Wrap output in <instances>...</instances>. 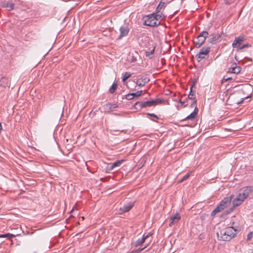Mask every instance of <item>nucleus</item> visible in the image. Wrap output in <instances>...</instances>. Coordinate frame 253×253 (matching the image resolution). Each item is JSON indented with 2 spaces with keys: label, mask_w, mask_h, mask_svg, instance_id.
<instances>
[{
  "label": "nucleus",
  "mask_w": 253,
  "mask_h": 253,
  "mask_svg": "<svg viewBox=\"0 0 253 253\" xmlns=\"http://www.w3.org/2000/svg\"><path fill=\"white\" fill-rule=\"evenodd\" d=\"M253 191V187L252 186H247L240 189L238 195L232 201V206L225 211L221 216H226L232 212L236 207L240 206L243 203Z\"/></svg>",
  "instance_id": "obj_1"
},
{
  "label": "nucleus",
  "mask_w": 253,
  "mask_h": 253,
  "mask_svg": "<svg viewBox=\"0 0 253 253\" xmlns=\"http://www.w3.org/2000/svg\"><path fill=\"white\" fill-rule=\"evenodd\" d=\"M163 17H164V15L162 13H161V14L153 13L145 15L142 19L144 21V25L150 27H156L160 24L159 19Z\"/></svg>",
  "instance_id": "obj_2"
},
{
  "label": "nucleus",
  "mask_w": 253,
  "mask_h": 253,
  "mask_svg": "<svg viewBox=\"0 0 253 253\" xmlns=\"http://www.w3.org/2000/svg\"><path fill=\"white\" fill-rule=\"evenodd\" d=\"M237 229H235L233 227H228L220 231V234L217 233V235L220 240L225 241H230L236 235V232Z\"/></svg>",
  "instance_id": "obj_3"
},
{
  "label": "nucleus",
  "mask_w": 253,
  "mask_h": 253,
  "mask_svg": "<svg viewBox=\"0 0 253 253\" xmlns=\"http://www.w3.org/2000/svg\"><path fill=\"white\" fill-rule=\"evenodd\" d=\"M233 197V195H231L230 196L225 197L220 202L219 204L217 205L216 208L211 212V215L213 216L216 213L223 211L231 204Z\"/></svg>",
  "instance_id": "obj_4"
},
{
  "label": "nucleus",
  "mask_w": 253,
  "mask_h": 253,
  "mask_svg": "<svg viewBox=\"0 0 253 253\" xmlns=\"http://www.w3.org/2000/svg\"><path fill=\"white\" fill-rule=\"evenodd\" d=\"M163 100L160 99H157L156 100L147 101L145 102L138 101L134 104V107L136 109H141L143 108L147 107H151L155 106L156 105L161 103Z\"/></svg>",
  "instance_id": "obj_5"
},
{
  "label": "nucleus",
  "mask_w": 253,
  "mask_h": 253,
  "mask_svg": "<svg viewBox=\"0 0 253 253\" xmlns=\"http://www.w3.org/2000/svg\"><path fill=\"white\" fill-rule=\"evenodd\" d=\"M209 33L207 31H204L202 32L194 41V43L197 48H199L205 42Z\"/></svg>",
  "instance_id": "obj_6"
},
{
  "label": "nucleus",
  "mask_w": 253,
  "mask_h": 253,
  "mask_svg": "<svg viewBox=\"0 0 253 253\" xmlns=\"http://www.w3.org/2000/svg\"><path fill=\"white\" fill-rule=\"evenodd\" d=\"M211 47L210 46H204L200 50L199 52L196 55L198 62L205 58L206 55H208L210 51Z\"/></svg>",
  "instance_id": "obj_7"
},
{
  "label": "nucleus",
  "mask_w": 253,
  "mask_h": 253,
  "mask_svg": "<svg viewBox=\"0 0 253 253\" xmlns=\"http://www.w3.org/2000/svg\"><path fill=\"white\" fill-rule=\"evenodd\" d=\"M223 34V32H221L216 34H212L210 35V37L208 39V42L212 44L220 42L222 40L221 36Z\"/></svg>",
  "instance_id": "obj_8"
},
{
  "label": "nucleus",
  "mask_w": 253,
  "mask_h": 253,
  "mask_svg": "<svg viewBox=\"0 0 253 253\" xmlns=\"http://www.w3.org/2000/svg\"><path fill=\"white\" fill-rule=\"evenodd\" d=\"M120 35L117 38V40H121L123 37H126L129 31V28L128 26L126 24H125L122 25L119 29Z\"/></svg>",
  "instance_id": "obj_9"
},
{
  "label": "nucleus",
  "mask_w": 253,
  "mask_h": 253,
  "mask_svg": "<svg viewBox=\"0 0 253 253\" xmlns=\"http://www.w3.org/2000/svg\"><path fill=\"white\" fill-rule=\"evenodd\" d=\"M134 206V204L132 202H129L126 205L121 207L119 210V214H122L125 212L128 211Z\"/></svg>",
  "instance_id": "obj_10"
},
{
  "label": "nucleus",
  "mask_w": 253,
  "mask_h": 253,
  "mask_svg": "<svg viewBox=\"0 0 253 253\" xmlns=\"http://www.w3.org/2000/svg\"><path fill=\"white\" fill-rule=\"evenodd\" d=\"M244 37L243 36L235 37V40L232 44L233 47H236L237 46L238 47V46H240L242 42H244Z\"/></svg>",
  "instance_id": "obj_11"
},
{
  "label": "nucleus",
  "mask_w": 253,
  "mask_h": 253,
  "mask_svg": "<svg viewBox=\"0 0 253 253\" xmlns=\"http://www.w3.org/2000/svg\"><path fill=\"white\" fill-rule=\"evenodd\" d=\"M0 6L3 8H6L9 11L12 10L14 9V4L9 1L2 2Z\"/></svg>",
  "instance_id": "obj_12"
},
{
  "label": "nucleus",
  "mask_w": 253,
  "mask_h": 253,
  "mask_svg": "<svg viewBox=\"0 0 253 253\" xmlns=\"http://www.w3.org/2000/svg\"><path fill=\"white\" fill-rule=\"evenodd\" d=\"M150 81L149 78L146 76L142 77L137 80L136 84L140 86H143Z\"/></svg>",
  "instance_id": "obj_13"
},
{
  "label": "nucleus",
  "mask_w": 253,
  "mask_h": 253,
  "mask_svg": "<svg viewBox=\"0 0 253 253\" xmlns=\"http://www.w3.org/2000/svg\"><path fill=\"white\" fill-rule=\"evenodd\" d=\"M180 219V215L178 213H176L173 216H171L170 217V223L169 224V226L170 227L172 226L173 224H174L178 222L179 220Z\"/></svg>",
  "instance_id": "obj_14"
},
{
  "label": "nucleus",
  "mask_w": 253,
  "mask_h": 253,
  "mask_svg": "<svg viewBox=\"0 0 253 253\" xmlns=\"http://www.w3.org/2000/svg\"><path fill=\"white\" fill-rule=\"evenodd\" d=\"M241 71V67L240 66H237L236 64H235V66L231 67L229 68L228 73H233L235 74H239Z\"/></svg>",
  "instance_id": "obj_15"
},
{
  "label": "nucleus",
  "mask_w": 253,
  "mask_h": 253,
  "mask_svg": "<svg viewBox=\"0 0 253 253\" xmlns=\"http://www.w3.org/2000/svg\"><path fill=\"white\" fill-rule=\"evenodd\" d=\"M198 112V109L197 108V107H196L195 109H194V111L192 113H191L189 115L187 116L182 121L194 119L196 118V117L197 116V115Z\"/></svg>",
  "instance_id": "obj_16"
},
{
  "label": "nucleus",
  "mask_w": 253,
  "mask_h": 253,
  "mask_svg": "<svg viewBox=\"0 0 253 253\" xmlns=\"http://www.w3.org/2000/svg\"><path fill=\"white\" fill-rule=\"evenodd\" d=\"M166 7V2L164 0H161L159 4L157 6L156 11L157 14H161V10Z\"/></svg>",
  "instance_id": "obj_17"
},
{
  "label": "nucleus",
  "mask_w": 253,
  "mask_h": 253,
  "mask_svg": "<svg viewBox=\"0 0 253 253\" xmlns=\"http://www.w3.org/2000/svg\"><path fill=\"white\" fill-rule=\"evenodd\" d=\"M235 98V96L234 95H230L228 97L227 101H229V103H233L234 104H239L241 103L244 99V98H241V100L240 101L239 100H234L233 102L230 101V100H233Z\"/></svg>",
  "instance_id": "obj_18"
},
{
  "label": "nucleus",
  "mask_w": 253,
  "mask_h": 253,
  "mask_svg": "<svg viewBox=\"0 0 253 253\" xmlns=\"http://www.w3.org/2000/svg\"><path fill=\"white\" fill-rule=\"evenodd\" d=\"M124 161V160H118L114 163L111 164L110 166V169H113L114 168L116 167H119L121 166V165L123 164V162Z\"/></svg>",
  "instance_id": "obj_19"
},
{
  "label": "nucleus",
  "mask_w": 253,
  "mask_h": 253,
  "mask_svg": "<svg viewBox=\"0 0 253 253\" xmlns=\"http://www.w3.org/2000/svg\"><path fill=\"white\" fill-rule=\"evenodd\" d=\"M8 80L5 77H2L0 80V86L5 87L7 85Z\"/></svg>",
  "instance_id": "obj_20"
},
{
  "label": "nucleus",
  "mask_w": 253,
  "mask_h": 253,
  "mask_svg": "<svg viewBox=\"0 0 253 253\" xmlns=\"http://www.w3.org/2000/svg\"><path fill=\"white\" fill-rule=\"evenodd\" d=\"M104 107L107 109H109L110 110H113V109L116 108L118 107V105L116 104H111V103H107L105 105H104Z\"/></svg>",
  "instance_id": "obj_21"
},
{
  "label": "nucleus",
  "mask_w": 253,
  "mask_h": 253,
  "mask_svg": "<svg viewBox=\"0 0 253 253\" xmlns=\"http://www.w3.org/2000/svg\"><path fill=\"white\" fill-rule=\"evenodd\" d=\"M117 88V84L114 83L109 89V91L111 93H113Z\"/></svg>",
  "instance_id": "obj_22"
},
{
  "label": "nucleus",
  "mask_w": 253,
  "mask_h": 253,
  "mask_svg": "<svg viewBox=\"0 0 253 253\" xmlns=\"http://www.w3.org/2000/svg\"><path fill=\"white\" fill-rule=\"evenodd\" d=\"M195 83H193V85L190 87V92L189 93V94L188 95V98L191 100L195 99L194 94L192 93V87L194 85Z\"/></svg>",
  "instance_id": "obj_23"
},
{
  "label": "nucleus",
  "mask_w": 253,
  "mask_h": 253,
  "mask_svg": "<svg viewBox=\"0 0 253 253\" xmlns=\"http://www.w3.org/2000/svg\"><path fill=\"white\" fill-rule=\"evenodd\" d=\"M145 242L144 239L143 238L141 239H138L135 242V246H138L142 245Z\"/></svg>",
  "instance_id": "obj_24"
},
{
  "label": "nucleus",
  "mask_w": 253,
  "mask_h": 253,
  "mask_svg": "<svg viewBox=\"0 0 253 253\" xmlns=\"http://www.w3.org/2000/svg\"><path fill=\"white\" fill-rule=\"evenodd\" d=\"M131 77V74L129 73L128 72H126L123 76V82H125L127 79H128L129 77Z\"/></svg>",
  "instance_id": "obj_25"
},
{
  "label": "nucleus",
  "mask_w": 253,
  "mask_h": 253,
  "mask_svg": "<svg viewBox=\"0 0 253 253\" xmlns=\"http://www.w3.org/2000/svg\"><path fill=\"white\" fill-rule=\"evenodd\" d=\"M190 173L188 172L184 176H183L180 180H179L178 182L181 183L185 180H186L190 176Z\"/></svg>",
  "instance_id": "obj_26"
},
{
  "label": "nucleus",
  "mask_w": 253,
  "mask_h": 253,
  "mask_svg": "<svg viewBox=\"0 0 253 253\" xmlns=\"http://www.w3.org/2000/svg\"><path fill=\"white\" fill-rule=\"evenodd\" d=\"M250 46H251V45L248 43L244 44L242 45H240V46H238V50L241 51V50H242L243 49H244L245 48H247Z\"/></svg>",
  "instance_id": "obj_27"
},
{
  "label": "nucleus",
  "mask_w": 253,
  "mask_h": 253,
  "mask_svg": "<svg viewBox=\"0 0 253 253\" xmlns=\"http://www.w3.org/2000/svg\"><path fill=\"white\" fill-rule=\"evenodd\" d=\"M155 47H154L153 49L150 51H146L145 55L146 57H149L151 55L153 54L154 52Z\"/></svg>",
  "instance_id": "obj_28"
},
{
  "label": "nucleus",
  "mask_w": 253,
  "mask_h": 253,
  "mask_svg": "<svg viewBox=\"0 0 253 253\" xmlns=\"http://www.w3.org/2000/svg\"><path fill=\"white\" fill-rule=\"evenodd\" d=\"M15 236L13 234L7 233L5 234H0V238L2 237H14Z\"/></svg>",
  "instance_id": "obj_29"
},
{
  "label": "nucleus",
  "mask_w": 253,
  "mask_h": 253,
  "mask_svg": "<svg viewBox=\"0 0 253 253\" xmlns=\"http://www.w3.org/2000/svg\"><path fill=\"white\" fill-rule=\"evenodd\" d=\"M142 90H139L135 93H132V94L134 96V98H135V97L137 98V97H138L139 96H140L142 94Z\"/></svg>",
  "instance_id": "obj_30"
},
{
  "label": "nucleus",
  "mask_w": 253,
  "mask_h": 253,
  "mask_svg": "<svg viewBox=\"0 0 253 253\" xmlns=\"http://www.w3.org/2000/svg\"><path fill=\"white\" fill-rule=\"evenodd\" d=\"M232 79H233L232 77H227V76H224L222 80V83H224V82H227L228 81H230V80H232Z\"/></svg>",
  "instance_id": "obj_31"
},
{
  "label": "nucleus",
  "mask_w": 253,
  "mask_h": 253,
  "mask_svg": "<svg viewBox=\"0 0 253 253\" xmlns=\"http://www.w3.org/2000/svg\"><path fill=\"white\" fill-rule=\"evenodd\" d=\"M146 247L147 246H145V247H144V248H139V249L136 250V251L133 250V251H132L131 252V253H139L140 252H141L142 251H143L146 248Z\"/></svg>",
  "instance_id": "obj_32"
},
{
  "label": "nucleus",
  "mask_w": 253,
  "mask_h": 253,
  "mask_svg": "<svg viewBox=\"0 0 253 253\" xmlns=\"http://www.w3.org/2000/svg\"><path fill=\"white\" fill-rule=\"evenodd\" d=\"M126 98L128 100H130L134 98V96L133 95L132 93L127 94L126 95Z\"/></svg>",
  "instance_id": "obj_33"
},
{
  "label": "nucleus",
  "mask_w": 253,
  "mask_h": 253,
  "mask_svg": "<svg viewBox=\"0 0 253 253\" xmlns=\"http://www.w3.org/2000/svg\"><path fill=\"white\" fill-rule=\"evenodd\" d=\"M253 237V233L252 232H250L247 235V240L248 241H250Z\"/></svg>",
  "instance_id": "obj_34"
},
{
  "label": "nucleus",
  "mask_w": 253,
  "mask_h": 253,
  "mask_svg": "<svg viewBox=\"0 0 253 253\" xmlns=\"http://www.w3.org/2000/svg\"><path fill=\"white\" fill-rule=\"evenodd\" d=\"M147 115H148V116H150L151 117H153L155 118L156 119H158V117L156 115L153 114V113H147Z\"/></svg>",
  "instance_id": "obj_35"
},
{
  "label": "nucleus",
  "mask_w": 253,
  "mask_h": 253,
  "mask_svg": "<svg viewBox=\"0 0 253 253\" xmlns=\"http://www.w3.org/2000/svg\"><path fill=\"white\" fill-rule=\"evenodd\" d=\"M150 236H151V234H147V235H146L145 236H143V238L144 239V240H145L146 239H147V238H148Z\"/></svg>",
  "instance_id": "obj_36"
},
{
  "label": "nucleus",
  "mask_w": 253,
  "mask_h": 253,
  "mask_svg": "<svg viewBox=\"0 0 253 253\" xmlns=\"http://www.w3.org/2000/svg\"><path fill=\"white\" fill-rule=\"evenodd\" d=\"M196 100H194L193 101V102L191 103V105H190V106H191V107H194V106L195 105H196Z\"/></svg>",
  "instance_id": "obj_37"
},
{
  "label": "nucleus",
  "mask_w": 253,
  "mask_h": 253,
  "mask_svg": "<svg viewBox=\"0 0 253 253\" xmlns=\"http://www.w3.org/2000/svg\"><path fill=\"white\" fill-rule=\"evenodd\" d=\"M186 100H187V99L185 100H184L183 101L180 100L179 102H180V103H181V105H183V104H184L185 103Z\"/></svg>",
  "instance_id": "obj_38"
},
{
  "label": "nucleus",
  "mask_w": 253,
  "mask_h": 253,
  "mask_svg": "<svg viewBox=\"0 0 253 253\" xmlns=\"http://www.w3.org/2000/svg\"><path fill=\"white\" fill-rule=\"evenodd\" d=\"M114 114L115 115H116V116H119V115L118 114H117V113H114Z\"/></svg>",
  "instance_id": "obj_39"
},
{
  "label": "nucleus",
  "mask_w": 253,
  "mask_h": 253,
  "mask_svg": "<svg viewBox=\"0 0 253 253\" xmlns=\"http://www.w3.org/2000/svg\"><path fill=\"white\" fill-rule=\"evenodd\" d=\"M135 59H132L131 60V61H132H132H135Z\"/></svg>",
  "instance_id": "obj_40"
}]
</instances>
